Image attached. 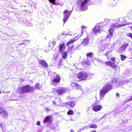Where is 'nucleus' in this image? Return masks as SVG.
<instances>
[{
    "instance_id": "nucleus-37",
    "label": "nucleus",
    "mask_w": 132,
    "mask_h": 132,
    "mask_svg": "<svg viewBox=\"0 0 132 132\" xmlns=\"http://www.w3.org/2000/svg\"><path fill=\"white\" fill-rule=\"evenodd\" d=\"M128 121V119H127L126 120H124L122 121L123 123H126Z\"/></svg>"
},
{
    "instance_id": "nucleus-48",
    "label": "nucleus",
    "mask_w": 132,
    "mask_h": 132,
    "mask_svg": "<svg viewBox=\"0 0 132 132\" xmlns=\"http://www.w3.org/2000/svg\"><path fill=\"white\" fill-rule=\"evenodd\" d=\"M74 131L73 130H71V132H73Z\"/></svg>"
},
{
    "instance_id": "nucleus-30",
    "label": "nucleus",
    "mask_w": 132,
    "mask_h": 132,
    "mask_svg": "<svg viewBox=\"0 0 132 132\" xmlns=\"http://www.w3.org/2000/svg\"><path fill=\"white\" fill-rule=\"evenodd\" d=\"M97 127V126L96 124L91 125L89 126L90 128H96Z\"/></svg>"
},
{
    "instance_id": "nucleus-34",
    "label": "nucleus",
    "mask_w": 132,
    "mask_h": 132,
    "mask_svg": "<svg viewBox=\"0 0 132 132\" xmlns=\"http://www.w3.org/2000/svg\"><path fill=\"white\" fill-rule=\"evenodd\" d=\"M4 116H7L8 115V113L5 111H4L2 113Z\"/></svg>"
},
{
    "instance_id": "nucleus-29",
    "label": "nucleus",
    "mask_w": 132,
    "mask_h": 132,
    "mask_svg": "<svg viewBox=\"0 0 132 132\" xmlns=\"http://www.w3.org/2000/svg\"><path fill=\"white\" fill-rule=\"evenodd\" d=\"M68 104H70V106L72 107H73L75 105V103L74 102H68Z\"/></svg>"
},
{
    "instance_id": "nucleus-17",
    "label": "nucleus",
    "mask_w": 132,
    "mask_h": 132,
    "mask_svg": "<svg viewBox=\"0 0 132 132\" xmlns=\"http://www.w3.org/2000/svg\"><path fill=\"white\" fill-rule=\"evenodd\" d=\"M65 48V45L64 43L61 44L60 45L59 51L60 52H62L64 51Z\"/></svg>"
},
{
    "instance_id": "nucleus-28",
    "label": "nucleus",
    "mask_w": 132,
    "mask_h": 132,
    "mask_svg": "<svg viewBox=\"0 0 132 132\" xmlns=\"http://www.w3.org/2000/svg\"><path fill=\"white\" fill-rule=\"evenodd\" d=\"M121 57V59L122 61H123L126 58V56L124 55H123L121 54L120 55Z\"/></svg>"
},
{
    "instance_id": "nucleus-32",
    "label": "nucleus",
    "mask_w": 132,
    "mask_h": 132,
    "mask_svg": "<svg viewBox=\"0 0 132 132\" xmlns=\"http://www.w3.org/2000/svg\"><path fill=\"white\" fill-rule=\"evenodd\" d=\"M127 36L130 37L132 40V34L131 33H128L127 34Z\"/></svg>"
},
{
    "instance_id": "nucleus-27",
    "label": "nucleus",
    "mask_w": 132,
    "mask_h": 132,
    "mask_svg": "<svg viewBox=\"0 0 132 132\" xmlns=\"http://www.w3.org/2000/svg\"><path fill=\"white\" fill-rule=\"evenodd\" d=\"M73 113L74 112L73 111L70 110H69V111L67 112V114L68 115H73Z\"/></svg>"
},
{
    "instance_id": "nucleus-4",
    "label": "nucleus",
    "mask_w": 132,
    "mask_h": 132,
    "mask_svg": "<svg viewBox=\"0 0 132 132\" xmlns=\"http://www.w3.org/2000/svg\"><path fill=\"white\" fill-rule=\"evenodd\" d=\"M89 2V0H84L82 2L80 6V9L81 11H84L87 9L86 4Z\"/></svg>"
},
{
    "instance_id": "nucleus-14",
    "label": "nucleus",
    "mask_w": 132,
    "mask_h": 132,
    "mask_svg": "<svg viewBox=\"0 0 132 132\" xmlns=\"http://www.w3.org/2000/svg\"><path fill=\"white\" fill-rule=\"evenodd\" d=\"M129 45L128 44V43H125L123 44L121 47H120V49L118 50V53H121L122 50L121 49V48H122L123 50L125 51L126 48Z\"/></svg>"
},
{
    "instance_id": "nucleus-44",
    "label": "nucleus",
    "mask_w": 132,
    "mask_h": 132,
    "mask_svg": "<svg viewBox=\"0 0 132 132\" xmlns=\"http://www.w3.org/2000/svg\"><path fill=\"white\" fill-rule=\"evenodd\" d=\"M53 103L54 104H56V102L55 101H53Z\"/></svg>"
},
{
    "instance_id": "nucleus-1",
    "label": "nucleus",
    "mask_w": 132,
    "mask_h": 132,
    "mask_svg": "<svg viewBox=\"0 0 132 132\" xmlns=\"http://www.w3.org/2000/svg\"><path fill=\"white\" fill-rule=\"evenodd\" d=\"M112 85L108 83L103 87L101 89L100 92V97L101 99L106 94L112 89Z\"/></svg>"
},
{
    "instance_id": "nucleus-51",
    "label": "nucleus",
    "mask_w": 132,
    "mask_h": 132,
    "mask_svg": "<svg viewBox=\"0 0 132 132\" xmlns=\"http://www.w3.org/2000/svg\"><path fill=\"white\" fill-rule=\"evenodd\" d=\"M40 26V27H41V28H43V27H41V26Z\"/></svg>"
},
{
    "instance_id": "nucleus-21",
    "label": "nucleus",
    "mask_w": 132,
    "mask_h": 132,
    "mask_svg": "<svg viewBox=\"0 0 132 132\" xmlns=\"http://www.w3.org/2000/svg\"><path fill=\"white\" fill-rule=\"evenodd\" d=\"M76 40L74 39H73L72 40H71L67 43L66 45L68 46H69L70 44L73 43Z\"/></svg>"
},
{
    "instance_id": "nucleus-24",
    "label": "nucleus",
    "mask_w": 132,
    "mask_h": 132,
    "mask_svg": "<svg viewBox=\"0 0 132 132\" xmlns=\"http://www.w3.org/2000/svg\"><path fill=\"white\" fill-rule=\"evenodd\" d=\"M69 16H64V17L63 19V21L64 22V23L66 22L69 19Z\"/></svg>"
},
{
    "instance_id": "nucleus-52",
    "label": "nucleus",
    "mask_w": 132,
    "mask_h": 132,
    "mask_svg": "<svg viewBox=\"0 0 132 132\" xmlns=\"http://www.w3.org/2000/svg\"><path fill=\"white\" fill-rule=\"evenodd\" d=\"M73 48V46H72V48Z\"/></svg>"
},
{
    "instance_id": "nucleus-26",
    "label": "nucleus",
    "mask_w": 132,
    "mask_h": 132,
    "mask_svg": "<svg viewBox=\"0 0 132 132\" xmlns=\"http://www.w3.org/2000/svg\"><path fill=\"white\" fill-rule=\"evenodd\" d=\"M42 87L41 85H40L38 83H37L35 86V88L38 89H39Z\"/></svg>"
},
{
    "instance_id": "nucleus-11",
    "label": "nucleus",
    "mask_w": 132,
    "mask_h": 132,
    "mask_svg": "<svg viewBox=\"0 0 132 132\" xmlns=\"http://www.w3.org/2000/svg\"><path fill=\"white\" fill-rule=\"evenodd\" d=\"M108 31L109 32V34L106 37L107 38H109L112 37L113 36V34L115 32H114V29L113 28H111Z\"/></svg>"
},
{
    "instance_id": "nucleus-3",
    "label": "nucleus",
    "mask_w": 132,
    "mask_h": 132,
    "mask_svg": "<svg viewBox=\"0 0 132 132\" xmlns=\"http://www.w3.org/2000/svg\"><path fill=\"white\" fill-rule=\"evenodd\" d=\"M76 76L80 81H82L87 79L88 75L86 72L83 71L78 73L77 74Z\"/></svg>"
},
{
    "instance_id": "nucleus-19",
    "label": "nucleus",
    "mask_w": 132,
    "mask_h": 132,
    "mask_svg": "<svg viewBox=\"0 0 132 132\" xmlns=\"http://www.w3.org/2000/svg\"><path fill=\"white\" fill-rule=\"evenodd\" d=\"M115 85L114 87L115 88H118L119 87L123 88V86L124 84V83H114Z\"/></svg>"
},
{
    "instance_id": "nucleus-22",
    "label": "nucleus",
    "mask_w": 132,
    "mask_h": 132,
    "mask_svg": "<svg viewBox=\"0 0 132 132\" xmlns=\"http://www.w3.org/2000/svg\"><path fill=\"white\" fill-rule=\"evenodd\" d=\"M67 52H64L62 54V56L63 58L64 59H65L67 58Z\"/></svg>"
},
{
    "instance_id": "nucleus-42",
    "label": "nucleus",
    "mask_w": 132,
    "mask_h": 132,
    "mask_svg": "<svg viewBox=\"0 0 132 132\" xmlns=\"http://www.w3.org/2000/svg\"><path fill=\"white\" fill-rule=\"evenodd\" d=\"M57 99L59 101V102H60V103L62 101H60L61 100V98H57Z\"/></svg>"
},
{
    "instance_id": "nucleus-7",
    "label": "nucleus",
    "mask_w": 132,
    "mask_h": 132,
    "mask_svg": "<svg viewBox=\"0 0 132 132\" xmlns=\"http://www.w3.org/2000/svg\"><path fill=\"white\" fill-rule=\"evenodd\" d=\"M105 64L106 65L110 66L113 69L116 68L117 67V66L115 63L111 61H106L105 62Z\"/></svg>"
},
{
    "instance_id": "nucleus-49",
    "label": "nucleus",
    "mask_w": 132,
    "mask_h": 132,
    "mask_svg": "<svg viewBox=\"0 0 132 132\" xmlns=\"http://www.w3.org/2000/svg\"><path fill=\"white\" fill-rule=\"evenodd\" d=\"M55 83H52V85H55Z\"/></svg>"
},
{
    "instance_id": "nucleus-23",
    "label": "nucleus",
    "mask_w": 132,
    "mask_h": 132,
    "mask_svg": "<svg viewBox=\"0 0 132 132\" xmlns=\"http://www.w3.org/2000/svg\"><path fill=\"white\" fill-rule=\"evenodd\" d=\"M118 0H112L111 4L113 6L115 5L117 2Z\"/></svg>"
},
{
    "instance_id": "nucleus-43",
    "label": "nucleus",
    "mask_w": 132,
    "mask_h": 132,
    "mask_svg": "<svg viewBox=\"0 0 132 132\" xmlns=\"http://www.w3.org/2000/svg\"><path fill=\"white\" fill-rule=\"evenodd\" d=\"M116 95L118 97L119 96V93H116Z\"/></svg>"
},
{
    "instance_id": "nucleus-10",
    "label": "nucleus",
    "mask_w": 132,
    "mask_h": 132,
    "mask_svg": "<svg viewBox=\"0 0 132 132\" xmlns=\"http://www.w3.org/2000/svg\"><path fill=\"white\" fill-rule=\"evenodd\" d=\"M39 63L43 67H47L48 65L45 61L43 60H40L39 61Z\"/></svg>"
},
{
    "instance_id": "nucleus-35",
    "label": "nucleus",
    "mask_w": 132,
    "mask_h": 132,
    "mask_svg": "<svg viewBox=\"0 0 132 132\" xmlns=\"http://www.w3.org/2000/svg\"><path fill=\"white\" fill-rule=\"evenodd\" d=\"M118 81L117 79V78H114L113 79L112 81V82H116Z\"/></svg>"
},
{
    "instance_id": "nucleus-53",
    "label": "nucleus",
    "mask_w": 132,
    "mask_h": 132,
    "mask_svg": "<svg viewBox=\"0 0 132 132\" xmlns=\"http://www.w3.org/2000/svg\"><path fill=\"white\" fill-rule=\"evenodd\" d=\"M1 126V125L0 124V127Z\"/></svg>"
},
{
    "instance_id": "nucleus-38",
    "label": "nucleus",
    "mask_w": 132,
    "mask_h": 132,
    "mask_svg": "<svg viewBox=\"0 0 132 132\" xmlns=\"http://www.w3.org/2000/svg\"><path fill=\"white\" fill-rule=\"evenodd\" d=\"M115 59L116 58L115 57H113L111 59V60L113 61V62H115Z\"/></svg>"
},
{
    "instance_id": "nucleus-16",
    "label": "nucleus",
    "mask_w": 132,
    "mask_h": 132,
    "mask_svg": "<svg viewBox=\"0 0 132 132\" xmlns=\"http://www.w3.org/2000/svg\"><path fill=\"white\" fill-rule=\"evenodd\" d=\"M89 42V40L88 38L84 39L82 42V44L85 46H87Z\"/></svg>"
},
{
    "instance_id": "nucleus-2",
    "label": "nucleus",
    "mask_w": 132,
    "mask_h": 132,
    "mask_svg": "<svg viewBox=\"0 0 132 132\" xmlns=\"http://www.w3.org/2000/svg\"><path fill=\"white\" fill-rule=\"evenodd\" d=\"M34 89V88L29 85L24 86L19 88L18 91L20 93L23 94V93H31L33 92Z\"/></svg>"
},
{
    "instance_id": "nucleus-25",
    "label": "nucleus",
    "mask_w": 132,
    "mask_h": 132,
    "mask_svg": "<svg viewBox=\"0 0 132 132\" xmlns=\"http://www.w3.org/2000/svg\"><path fill=\"white\" fill-rule=\"evenodd\" d=\"M89 127V125H88L86 126H85L84 127L82 128H81L78 131V132H80L81 131H82L83 130H84L86 128H88Z\"/></svg>"
},
{
    "instance_id": "nucleus-33",
    "label": "nucleus",
    "mask_w": 132,
    "mask_h": 132,
    "mask_svg": "<svg viewBox=\"0 0 132 132\" xmlns=\"http://www.w3.org/2000/svg\"><path fill=\"white\" fill-rule=\"evenodd\" d=\"M56 0H49L50 3H52L54 4H55V1Z\"/></svg>"
},
{
    "instance_id": "nucleus-9",
    "label": "nucleus",
    "mask_w": 132,
    "mask_h": 132,
    "mask_svg": "<svg viewBox=\"0 0 132 132\" xmlns=\"http://www.w3.org/2000/svg\"><path fill=\"white\" fill-rule=\"evenodd\" d=\"M102 28V27L101 26H96L92 29L93 32L95 34L99 32Z\"/></svg>"
},
{
    "instance_id": "nucleus-6",
    "label": "nucleus",
    "mask_w": 132,
    "mask_h": 132,
    "mask_svg": "<svg viewBox=\"0 0 132 132\" xmlns=\"http://www.w3.org/2000/svg\"><path fill=\"white\" fill-rule=\"evenodd\" d=\"M68 89L65 88H61L59 89L56 90V92L59 95H62V94L66 92Z\"/></svg>"
},
{
    "instance_id": "nucleus-40",
    "label": "nucleus",
    "mask_w": 132,
    "mask_h": 132,
    "mask_svg": "<svg viewBox=\"0 0 132 132\" xmlns=\"http://www.w3.org/2000/svg\"><path fill=\"white\" fill-rule=\"evenodd\" d=\"M37 125L40 126V122L39 121L37 122Z\"/></svg>"
},
{
    "instance_id": "nucleus-31",
    "label": "nucleus",
    "mask_w": 132,
    "mask_h": 132,
    "mask_svg": "<svg viewBox=\"0 0 132 132\" xmlns=\"http://www.w3.org/2000/svg\"><path fill=\"white\" fill-rule=\"evenodd\" d=\"M93 53L92 52H89L86 54V56L87 57H91L93 55Z\"/></svg>"
},
{
    "instance_id": "nucleus-8",
    "label": "nucleus",
    "mask_w": 132,
    "mask_h": 132,
    "mask_svg": "<svg viewBox=\"0 0 132 132\" xmlns=\"http://www.w3.org/2000/svg\"><path fill=\"white\" fill-rule=\"evenodd\" d=\"M97 100L96 101V102L94 103L95 106L93 108V110L95 111H97L100 110L102 109V106L101 105H96V103Z\"/></svg>"
},
{
    "instance_id": "nucleus-36",
    "label": "nucleus",
    "mask_w": 132,
    "mask_h": 132,
    "mask_svg": "<svg viewBox=\"0 0 132 132\" xmlns=\"http://www.w3.org/2000/svg\"><path fill=\"white\" fill-rule=\"evenodd\" d=\"M4 111V109H3L1 108V107H0V113H2Z\"/></svg>"
},
{
    "instance_id": "nucleus-47",
    "label": "nucleus",
    "mask_w": 132,
    "mask_h": 132,
    "mask_svg": "<svg viewBox=\"0 0 132 132\" xmlns=\"http://www.w3.org/2000/svg\"><path fill=\"white\" fill-rule=\"evenodd\" d=\"M130 29L132 30V26H130V27H129Z\"/></svg>"
},
{
    "instance_id": "nucleus-20",
    "label": "nucleus",
    "mask_w": 132,
    "mask_h": 132,
    "mask_svg": "<svg viewBox=\"0 0 132 132\" xmlns=\"http://www.w3.org/2000/svg\"><path fill=\"white\" fill-rule=\"evenodd\" d=\"M126 24H125L122 25L118 24L117 25H116L115 24H113L111 25V26L112 27L116 28L119 27L125 26Z\"/></svg>"
},
{
    "instance_id": "nucleus-12",
    "label": "nucleus",
    "mask_w": 132,
    "mask_h": 132,
    "mask_svg": "<svg viewBox=\"0 0 132 132\" xmlns=\"http://www.w3.org/2000/svg\"><path fill=\"white\" fill-rule=\"evenodd\" d=\"M52 121V117L51 116H48L45 118L44 120V123H45L47 122L48 123H50Z\"/></svg>"
},
{
    "instance_id": "nucleus-50",
    "label": "nucleus",
    "mask_w": 132,
    "mask_h": 132,
    "mask_svg": "<svg viewBox=\"0 0 132 132\" xmlns=\"http://www.w3.org/2000/svg\"><path fill=\"white\" fill-rule=\"evenodd\" d=\"M97 118H96L95 119V120H96V119H97Z\"/></svg>"
},
{
    "instance_id": "nucleus-15",
    "label": "nucleus",
    "mask_w": 132,
    "mask_h": 132,
    "mask_svg": "<svg viewBox=\"0 0 132 132\" xmlns=\"http://www.w3.org/2000/svg\"><path fill=\"white\" fill-rule=\"evenodd\" d=\"M73 88L76 89H79L82 90V87L81 86L79 85L77 83H72Z\"/></svg>"
},
{
    "instance_id": "nucleus-13",
    "label": "nucleus",
    "mask_w": 132,
    "mask_h": 132,
    "mask_svg": "<svg viewBox=\"0 0 132 132\" xmlns=\"http://www.w3.org/2000/svg\"><path fill=\"white\" fill-rule=\"evenodd\" d=\"M56 75L54 78L53 79L52 81L54 82H59L61 80L60 75L57 74H56Z\"/></svg>"
},
{
    "instance_id": "nucleus-18",
    "label": "nucleus",
    "mask_w": 132,
    "mask_h": 132,
    "mask_svg": "<svg viewBox=\"0 0 132 132\" xmlns=\"http://www.w3.org/2000/svg\"><path fill=\"white\" fill-rule=\"evenodd\" d=\"M72 13L71 11H68L67 10H65L63 12V13L64 14V16H70Z\"/></svg>"
},
{
    "instance_id": "nucleus-46",
    "label": "nucleus",
    "mask_w": 132,
    "mask_h": 132,
    "mask_svg": "<svg viewBox=\"0 0 132 132\" xmlns=\"http://www.w3.org/2000/svg\"><path fill=\"white\" fill-rule=\"evenodd\" d=\"M40 25H42V27L43 26V23H41Z\"/></svg>"
},
{
    "instance_id": "nucleus-45",
    "label": "nucleus",
    "mask_w": 132,
    "mask_h": 132,
    "mask_svg": "<svg viewBox=\"0 0 132 132\" xmlns=\"http://www.w3.org/2000/svg\"><path fill=\"white\" fill-rule=\"evenodd\" d=\"M90 132H96V131L95 130H94L91 131H90Z\"/></svg>"
},
{
    "instance_id": "nucleus-5",
    "label": "nucleus",
    "mask_w": 132,
    "mask_h": 132,
    "mask_svg": "<svg viewBox=\"0 0 132 132\" xmlns=\"http://www.w3.org/2000/svg\"><path fill=\"white\" fill-rule=\"evenodd\" d=\"M107 46V44H105L102 45L100 46V51L101 52H103L104 51L106 52L104 54L106 56H107L109 54V53L110 52V51H107L108 49L106 48Z\"/></svg>"
},
{
    "instance_id": "nucleus-41",
    "label": "nucleus",
    "mask_w": 132,
    "mask_h": 132,
    "mask_svg": "<svg viewBox=\"0 0 132 132\" xmlns=\"http://www.w3.org/2000/svg\"><path fill=\"white\" fill-rule=\"evenodd\" d=\"M45 110L46 111L48 112L50 110V109H49L48 107H47L45 109Z\"/></svg>"
},
{
    "instance_id": "nucleus-39",
    "label": "nucleus",
    "mask_w": 132,
    "mask_h": 132,
    "mask_svg": "<svg viewBox=\"0 0 132 132\" xmlns=\"http://www.w3.org/2000/svg\"><path fill=\"white\" fill-rule=\"evenodd\" d=\"M106 114H104V115L103 116V117H102L100 119L98 120H100L102 119H103V118L106 115Z\"/></svg>"
},
{
    "instance_id": "nucleus-54",
    "label": "nucleus",
    "mask_w": 132,
    "mask_h": 132,
    "mask_svg": "<svg viewBox=\"0 0 132 132\" xmlns=\"http://www.w3.org/2000/svg\"><path fill=\"white\" fill-rule=\"evenodd\" d=\"M1 91H0V94H1Z\"/></svg>"
}]
</instances>
